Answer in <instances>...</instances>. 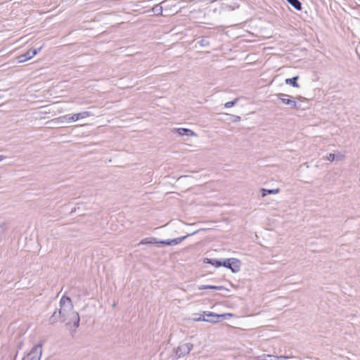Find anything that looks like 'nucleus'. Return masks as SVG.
I'll return each instance as SVG.
<instances>
[{
  "instance_id": "nucleus-22",
  "label": "nucleus",
  "mask_w": 360,
  "mask_h": 360,
  "mask_svg": "<svg viewBox=\"0 0 360 360\" xmlns=\"http://www.w3.org/2000/svg\"><path fill=\"white\" fill-rule=\"evenodd\" d=\"M335 159L336 160H338V161H341L342 160L345 159V155L343 154H341V153H338L336 155H335Z\"/></svg>"
},
{
  "instance_id": "nucleus-4",
  "label": "nucleus",
  "mask_w": 360,
  "mask_h": 360,
  "mask_svg": "<svg viewBox=\"0 0 360 360\" xmlns=\"http://www.w3.org/2000/svg\"><path fill=\"white\" fill-rule=\"evenodd\" d=\"M276 96L283 104L289 105L290 108H297V102L292 96L283 94H278Z\"/></svg>"
},
{
  "instance_id": "nucleus-16",
  "label": "nucleus",
  "mask_w": 360,
  "mask_h": 360,
  "mask_svg": "<svg viewBox=\"0 0 360 360\" xmlns=\"http://www.w3.org/2000/svg\"><path fill=\"white\" fill-rule=\"evenodd\" d=\"M193 320L195 321H208V322H213V323L217 322V320H211L210 319L202 318L201 316H198V318L193 319Z\"/></svg>"
},
{
  "instance_id": "nucleus-3",
  "label": "nucleus",
  "mask_w": 360,
  "mask_h": 360,
  "mask_svg": "<svg viewBox=\"0 0 360 360\" xmlns=\"http://www.w3.org/2000/svg\"><path fill=\"white\" fill-rule=\"evenodd\" d=\"M42 354V345H34L31 351L27 354L26 360H40ZM25 360V359H24Z\"/></svg>"
},
{
  "instance_id": "nucleus-15",
  "label": "nucleus",
  "mask_w": 360,
  "mask_h": 360,
  "mask_svg": "<svg viewBox=\"0 0 360 360\" xmlns=\"http://www.w3.org/2000/svg\"><path fill=\"white\" fill-rule=\"evenodd\" d=\"M179 349L181 350H184V352L186 351V352L188 353L192 349V345L186 343L180 346Z\"/></svg>"
},
{
  "instance_id": "nucleus-11",
  "label": "nucleus",
  "mask_w": 360,
  "mask_h": 360,
  "mask_svg": "<svg viewBox=\"0 0 360 360\" xmlns=\"http://www.w3.org/2000/svg\"><path fill=\"white\" fill-rule=\"evenodd\" d=\"M160 243V241H157L155 238H146L141 240L139 244L146 245V244H158Z\"/></svg>"
},
{
  "instance_id": "nucleus-14",
  "label": "nucleus",
  "mask_w": 360,
  "mask_h": 360,
  "mask_svg": "<svg viewBox=\"0 0 360 360\" xmlns=\"http://www.w3.org/2000/svg\"><path fill=\"white\" fill-rule=\"evenodd\" d=\"M296 10L300 11L302 9V4L299 0H286Z\"/></svg>"
},
{
  "instance_id": "nucleus-17",
  "label": "nucleus",
  "mask_w": 360,
  "mask_h": 360,
  "mask_svg": "<svg viewBox=\"0 0 360 360\" xmlns=\"http://www.w3.org/2000/svg\"><path fill=\"white\" fill-rule=\"evenodd\" d=\"M264 192H266L267 194H278L280 193V188H276L274 189H266V191H264Z\"/></svg>"
},
{
  "instance_id": "nucleus-28",
  "label": "nucleus",
  "mask_w": 360,
  "mask_h": 360,
  "mask_svg": "<svg viewBox=\"0 0 360 360\" xmlns=\"http://www.w3.org/2000/svg\"><path fill=\"white\" fill-rule=\"evenodd\" d=\"M210 319H212L211 320H216V318H214L213 316H209Z\"/></svg>"
},
{
  "instance_id": "nucleus-1",
  "label": "nucleus",
  "mask_w": 360,
  "mask_h": 360,
  "mask_svg": "<svg viewBox=\"0 0 360 360\" xmlns=\"http://www.w3.org/2000/svg\"><path fill=\"white\" fill-rule=\"evenodd\" d=\"M60 318L68 326L77 328L79 326L80 318L79 314L74 310L73 304L69 297L63 296L60 301L58 312L56 310L49 319L52 324L56 323Z\"/></svg>"
},
{
  "instance_id": "nucleus-9",
  "label": "nucleus",
  "mask_w": 360,
  "mask_h": 360,
  "mask_svg": "<svg viewBox=\"0 0 360 360\" xmlns=\"http://www.w3.org/2000/svg\"><path fill=\"white\" fill-rule=\"evenodd\" d=\"M290 357L288 356H275L272 358L271 355L264 354L262 356H258L257 359H261L262 360H280V359H287Z\"/></svg>"
},
{
  "instance_id": "nucleus-26",
  "label": "nucleus",
  "mask_w": 360,
  "mask_h": 360,
  "mask_svg": "<svg viewBox=\"0 0 360 360\" xmlns=\"http://www.w3.org/2000/svg\"><path fill=\"white\" fill-rule=\"evenodd\" d=\"M198 289H199V290L208 289V288H207V285H200V286L198 287Z\"/></svg>"
},
{
  "instance_id": "nucleus-18",
  "label": "nucleus",
  "mask_w": 360,
  "mask_h": 360,
  "mask_svg": "<svg viewBox=\"0 0 360 360\" xmlns=\"http://www.w3.org/2000/svg\"><path fill=\"white\" fill-rule=\"evenodd\" d=\"M237 101H238V98H235L232 101L226 102L224 104V107L225 108H231V107L233 106L237 103Z\"/></svg>"
},
{
  "instance_id": "nucleus-23",
  "label": "nucleus",
  "mask_w": 360,
  "mask_h": 360,
  "mask_svg": "<svg viewBox=\"0 0 360 360\" xmlns=\"http://www.w3.org/2000/svg\"><path fill=\"white\" fill-rule=\"evenodd\" d=\"M264 191H266V188H261L260 193L262 198H264L266 195V192H264Z\"/></svg>"
},
{
  "instance_id": "nucleus-25",
  "label": "nucleus",
  "mask_w": 360,
  "mask_h": 360,
  "mask_svg": "<svg viewBox=\"0 0 360 360\" xmlns=\"http://www.w3.org/2000/svg\"><path fill=\"white\" fill-rule=\"evenodd\" d=\"M5 231L4 224H0V233H4Z\"/></svg>"
},
{
  "instance_id": "nucleus-2",
  "label": "nucleus",
  "mask_w": 360,
  "mask_h": 360,
  "mask_svg": "<svg viewBox=\"0 0 360 360\" xmlns=\"http://www.w3.org/2000/svg\"><path fill=\"white\" fill-rule=\"evenodd\" d=\"M91 113L89 111H83L81 112L75 113L73 115H66L55 120L56 122H67L70 123L72 122H76L79 120L85 119L88 117L91 116Z\"/></svg>"
},
{
  "instance_id": "nucleus-8",
  "label": "nucleus",
  "mask_w": 360,
  "mask_h": 360,
  "mask_svg": "<svg viewBox=\"0 0 360 360\" xmlns=\"http://www.w3.org/2000/svg\"><path fill=\"white\" fill-rule=\"evenodd\" d=\"M229 269L231 270L233 273H237L240 271V262L239 259L236 258H231Z\"/></svg>"
},
{
  "instance_id": "nucleus-5",
  "label": "nucleus",
  "mask_w": 360,
  "mask_h": 360,
  "mask_svg": "<svg viewBox=\"0 0 360 360\" xmlns=\"http://www.w3.org/2000/svg\"><path fill=\"white\" fill-rule=\"evenodd\" d=\"M42 47H40L38 50L33 49V50H29L25 53L22 54L17 57L18 62L21 63H24L31 58H32L39 51Z\"/></svg>"
},
{
  "instance_id": "nucleus-24",
  "label": "nucleus",
  "mask_w": 360,
  "mask_h": 360,
  "mask_svg": "<svg viewBox=\"0 0 360 360\" xmlns=\"http://www.w3.org/2000/svg\"><path fill=\"white\" fill-rule=\"evenodd\" d=\"M240 120V116H238V115L233 116V122H239Z\"/></svg>"
},
{
  "instance_id": "nucleus-21",
  "label": "nucleus",
  "mask_w": 360,
  "mask_h": 360,
  "mask_svg": "<svg viewBox=\"0 0 360 360\" xmlns=\"http://www.w3.org/2000/svg\"><path fill=\"white\" fill-rule=\"evenodd\" d=\"M231 260V258L225 259L222 262V266L229 269V264H230Z\"/></svg>"
},
{
  "instance_id": "nucleus-7",
  "label": "nucleus",
  "mask_w": 360,
  "mask_h": 360,
  "mask_svg": "<svg viewBox=\"0 0 360 360\" xmlns=\"http://www.w3.org/2000/svg\"><path fill=\"white\" fill-rule=\"evenodd\" d=\"M173 133H176L179 136H197V134L191 129L186 128H175L172 130Z\"/></svg>"
},
{
  "instance_id": "nucleus-27",
  "label": "nucleus",
  "mask_w": 360,
  "mask_h": 360,
  "mask_svg": "<svg viewBox=\"0 0 360 360\" xmlns=\"http://www.w3.org/2000/svg\"><path fill=\"white\" fill-rule=\"evenodd\" d=\"M4 159H6V157H5V156H4V155H0V162H1V160H4Z\"/></svg>"
},
{
  "instance_id": "nucleus-6",
  "label": "nucleus",
  "mask_w": 360,
  "mask_h": 360,
  "mask_svg": "<svg viewBox=\"0 0 360 360\" xmlns=\"http://www.w3.org/2000/svg\"><path fill=\"white\" fill-rule=\"evenodd\" d=\"M196 232L197 231H195L191 234H188L185 236L176 238L172 239V240H161V241H160V243L167 245H176L180 243L181 241H183L185 238H186L189 236H192V235L195 234Z\"/></svg>"
},
{
  "instance_id": "nucleus-10",
  "label": "nucleus",
  "mask_w": 360,
  "mask_h": 360,
  "mask_svg": "<svg viewBox=\"0 0 360 360\" xmlns=\"http://www.w3.org/2000/svg\"><path fill=\"white\" fill-rule=\"evenodd\" d=\"M204 314L206 316H213L214 318H216V320H217V322L219 321V319L220 317H225V316H233V314H231V313H226V314H214L213 312H204Z\"/></svg>"
},
{
  "instance_id": "nucleus-12",
  "label": "nucleus",
  "mask_w": 360,
  "mask_h": 360,
  "mask_svg": "<svg viewBox=\"0 0 360 360\" xmlns=\"http://www.w3.org/2000/svg\"><path fill=\"white\" fill-rule=\"evenodd\" d=\"M298 79V76H295L292 78H290V79H285V83L287 84H290L292 85L293 87H295V88H299L300 86L299 84H297V80Z\"/></svg>"
},
{
  "instance_id": "nucleus-13",
  "label": "nucleus",
  "mask_w": 360,
  "mask_h": 360,
  "mask_svg": "<svg viewBox=\"0 0 360 360\" xmlns=\"http://www.w3.org/2000/svg\"><path fill=\"white\" fill-rule=\"evenodd\" d=\"M205 262L207 263V264H210L214 266L215 267H219V266H222V262H219V261H218L217 259H208V258H206L205 259Z\"/></svg>"
},
{
  "instance_id": "nucleus-19",
  "label": "nucleus",
  "mask_w": 360,
  "mask_h": 360,
  "mask_svg": "<svg viewBox=\"0 0 360 360\" xmlns=\"http://www.w3.org/2000/svg\"><path fill=\"white\" fill-rule=\"evenodd\" d=\"M207 288L208 289L218 290H224L225 289L223 286H216V285H207Z\"/></svg>"
},
{
  "instance_id": "nucleus-20",
  "label": "nucleus",
  "mask_w": 360,
  "mask_h": 360,
  "mask_svg": "<svg viewBox=\"0 0 360 360\" xmlns=\"http://www.w3.org/2000/svg\"><path fill=\"white\" fill-rule=\"evenodd\" d=\"M326 159L328 161L333 162L335 159V154L329 153L326 156Z\"/></svg>"
}]
</instances>
